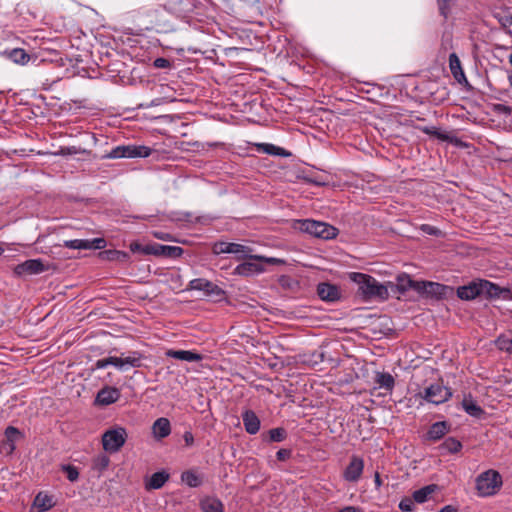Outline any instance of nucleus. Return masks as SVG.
Here are the masks:
<instances>
[{"mask_svg":"<svg viewBox=\"0 0 512 512\" xmlns=\"http://www.w3.org/2000/svg\"><path fill=\"white\" fill-rule=\"evenodd\" d=\"M212 251L216 255L233 254L234 258L237 261H242V260L265 261L266 263H269V265H278V264L284 263V261L279 258L253 254V251H254L253 248H251L250 246L240 244V243L218 241L213 244Z\"/></svg>","mask_w":512,"mask_h":512,"instance_id":"nucleus-1","label":"nucleus"},{"mask_svg":"<svg viewBox=\"0 0 512 512\" xmlns=\"http://www.w3.org/2000/svg\"><path fill=\"white\" fill-rule=\"evenodd\" d=\"M349 278L359 285V291L365 298H379L385 300L389 296L387 287L380 284L374 277L368 274L352 272L349 274Z\"/></svg>","mask_w":512,"mask_h":512,"instance_id":"nucleus-2","label":"nucleus"},{"mask_svg":"<svg viewBox=\"0 0 512 512\" xmlns=\"http://www.w3.org/2000/svg\"><path fill=\"white\" fill-rule=\"evenodd\" d=\"M475 484L478 495L488 497L495 495L500 490L503 481L498 471L489 469L477 476Z\"/></svg>","mask_w":512,"mask_h":512,"instance_id":"nucleus-3","label":"nucleus"},{"mask_svg":"<svg viewBox=\"0 0 512 512\" xmlns=\"http://www.w3.org/2000/svg\"><path fill=\"white\" fill-rule=\"evenodd\" d=\"M297 228L302 232L324 240L333 239L338 234V229L334 226L312 219L298 220Z\"/></svg>","mask_w":512,"mask_h":512,"instance_id":"nucleus-4","label":"nucleus"},{"mask_svg":"<svg viewBox=\"0 0 512 512\" xmlns=\"http://www.w3.org/2000/svg\"><path fill=\"white\" fill-rule=\"evenodd\" d=\"M187 290H197L203 292V296L214 301L220 302L226 299V292L214 282L205 278L192 279L186 288Z\"/></svg>","mask_w":512,"mask_h":512,"instance_id":"nucleus-5","label":"nucleus"},{"mask_svg":"<svg viewBox=\"0 0 512 512\" xmlns=\"http://www.w3.org/2000/svg\"><path fill=\"white\" fill-rule=\"evenodd\" d=\"M127 431L124 427L116 426L108 429L102 435L103 449L109 453L118 452L126 442Z\"/></svg>","mask_w":512,"mask_h":512,"instance_id":"nucleus-6","label":"nucleus"},{"mask_svg":"<svg viewBox=\"0 0 512 512\" xmlns=\"http://www.w3.org/2000/svg\"><path fill=\"white\" fill-rule=\"evenodd\" d=\"M418 396L426 402L439 405L448 401L452 397V391L449 387L435 383L424 388L423 391L418 393Z\"/></svg>","mask_w":512,"mask_h":512,"instance_id":"nucleus-7","label":"nucleus"},{"mask_svg":"<svg viewBox=\"0 0 512 512\" xmlns=\"http://www.w3.org/2000/svg\"><path fill=\"white\" fill-rule=\"evenodd\" d=\"M107 241L103 237L93 239H73L63 241L62 246L78 250H102L106 247Z\"/></svg>","mask_w":512,"mask_h":512,"instance_id":"nucleus-8","label":"nucleus"},{"mask_svg":"<svg viewBox=\"0 0 512 512\" xmlns=\"http://www.w3.org/2000/svg\"><path fill=\"white\" fill-rule=\"evenodd\" d=\"M449 286L431 281H419L416 284V292L427 297L442 299L446 297Z\"/></svg>","mask_w":512,"mask_h":512,"instance_id":"nucleus-9","label":"nucleus"},{"mask_svg":"<svg viewBox=\"0 0 512 512\" xmlns=\"http://www.w3.org/2000/svg\"><path fill=\"white\" fill-rule=\"evenodd\" d=\"M449 68L453 78L456 80L457 83L462 85L464 89L468 92L474 91V87L467 80L465 73L462 69L460 59L456 53H451L449 55Z\"/></svg>","mask_w":512,"mask_h":512,"instance_id":"nucleus-10","label":"nucleus"},{"mask_svg":"<svg viewBox=\"0 0 512 512\" xmlns=\"http://www.w3.org/2000/svg\"><path fill=\"white\" fill-rule=\"evenodd\" d=\"M267 264L265 261H256V260H247L240 264H238L234 270L233 275L250 277L254 275H259L265 272V266Z\"/></svg>","mask_w":512,"mask_h":512,"instance_id":"nucleus-11","label":"nucleus"},{"mask_svg":"<svg viewBox=\"0 0 512 512\" xmlns=\"http://www.w3.org/2000/svg\"><path fill=\"white\" fill-rule=\"evenodd\" d=\"M364 470V460L356 455L350 458V462L343 471V478L351 483L357 482Z\"/></svg>","mask_w":512,"mask_h":512,"instance_id":"nucleus-12","label":"nucleus"},{"mask_svg":"<svg viewBox=\"0 0 512 512\" xmlns=\"http://www.w3.org/2000/svg\"><path fill=\"white\" fill-rule=\"evenodd\" d=\"M13 271L17 276L34 275L44 272L45 265L41 259H29L16 265Z\"/></svg>","mask_w":512,"mask_h":512,"instance_id":"nucleus-13","label":"nucleus"},{"mask_svg":"<svg viewBox=\"0 0 512 512\" xmlns=\"http://www.w3.org/2000/svg\"><path fill=\"white\" fill-rule=\"evenodd\" d=\"M452 430V425L448 421H438L433 423L428 431L426 432L424 438L427 441L437 442L441 440L445 435L450 433Z\"/></svg>","mask_w":512,"mask_h":512,"instance_id":"nucleus-14","label":"nucleus"},{"mask_svg":"<svg viewBox=\"0 0 512 512\" xmlns=\"http://www.w3.org/2000/svg\"><path fill=\"white\" fill-rule=\"evenodd\" d=\"M121 392L118 388L112 386H104L96 395L95 403L101 406H108L120 399Z\"/></svg>","mask_w":512,"mask_h":512,"instance_id":"nucleus-15","label":"nucleus"},{"mask_svg":"<svg viewBox=\"0 0 512 512\" xmlns=\"http://www.w3.org/2000/svg\"><path fill=\"white\" fill-rule=\"evenodd\" d=\"M317 294L323 301L334 302L340 299L339 288L330 283H319L317 286Z\"/></svg>","mask_w":512,"mask_h":512,"instance_id":"nucleus-16","label":"nucleus"},{"mask_svg":"<svg viewBox=\"0 0 512 512\" xmlns=\"http://www.w3.org/2000/svg\"><path fill=\"white\" fill-rule=\"evenodd\" d=\"M105 159L137 158L136 145H119L103 156Z\"/></svg>","mask_w":512,"mask_h":512,"instance_id":"nucleus-17","label":"nucleus"},{"mask_svg":"<svg viewBox=\"0 0 512 512\" xmlns=\"http://www.w3.org/2000/svg\"><path fill=\"white\" fill-rule=\"evenodd\" d=\"M481 295V280L479 282H471L468 285L457 288V296L461 300H473Z\"/></svg>","mask_w":512,"mask_h":512,"instance_id":"nucleus-18","label":"nucleus"},{"mask_svg":"<svg viewBox=\"0 0 512 512\" xmlns=\"http://www.w3.org/2000/svg\"><path fill=\"white\" fill-rule=\"evenodd\" d=\"M165 355L169 358H174L186 362H198L203 359V355L190 350H174L169 349Z\"/></svg>","mask_w":512,"mask_h":512,"instance_id":"nucleus-19","label":"nucleus"},{"mask_svg":"<svg viewBox=\"0 0 512 512\" xmlns=\"http://www.w3.org/2000/svg\"><path fill=\"white\" fill-rule=\"evenodd\" d=\"M244 428L248 434L254 435L260 429V419L252 410H246L242 413Z\"/></svg>","mask_w":512,"mask_h":512,"instance_id":"nucleus-20","label":"nucleus"},{"mask_svg":"<svg viewBox=\"0 0 512 512\" xmlns=\"http://www.w3.org/2000/svg\"><path fill=\"white\" fill-rule=\"evenodd\" d=\"M0 54L15 64L20 65H25L30 60L29 54L22 48L5 49Z\"/></svg>","mask_w":512,"mask_h":512,"instance_id":"nucleus-21","label":"nucleus"},{"mask_svg":"<svg viewBox=\"0 0 512 512\" xmlns=\"http://www.w3.org/2000/svg\"><path fill=\"white\" fill-rule=\"evenodd\" d=\"M461 406L463 410L472 417L479 419L485 414L484 409L477 404L471 394L464 396Z\"/></svg>","mask_w":512,"mask_h":512,"instance_id":"nucleus-22","label":"nucleus"},{"mask_svg":"<svg viewBox=\"0 0 512 512\" xmlns=\"http://www.w3.org/2000/svg\"><path fill=\"white\" fill-rule=\"evenodd\" d=\"M184 250L179 246H169L155 243V256L176 259L182 256Z\"/></svg>","mask_w":512,"mask_h":512,"instance_id":"nucleus-23","label":"nucleus"},{"mask_svg":"<svg viewBox=\"0 0 512 512\" xmlns=\"http://www.w3.org/2000/svg\"><path fill=\"white\" fill-rule=\"evenodd\" d=\"M152 433L156 439H163L170 435L171 425L167 418H158L152 426Z\"/></svg>","mask_w":512,"mask_h":512,"instance_id":"nucleus-24","label":"nucleus"},{"mask_svg":"<svg viewBox=\"0 0 512 512\" xmlns=\"http://www.w3.org/2000/svg\"><path fill=\"white\" fill-rule=\"evenodd\" d=\"M98 256L104 261H115L121 263L128 262L130 259L129 253L115 249L103 250L99 252Z\"/></svg>","mask_w":512,"mask_h":512,"instance_id":"nucleus-25","label":"nucleus"},{"mask_svg":"<svg viewBox=\"0 0 512 512\" xmlns=\"http://www.w3.org/2000/svg\"><path fill=\"white\" fill-rule=\"evenodd\" d=\"M463 448L461 441L454 437H447L439 446L441 454H457Z\"/></svg>","mask_w":512,"mask_h":512,"instance_id":"nucleus-26","label":"nucleus"},{"mask_svg":"<svg viewBox=\"0 0 512 512\" xmlns=\"http://www.w3.org/2000/svg\"><path fill=\"white\" fill-rule=\"evenodd\" d=\"M109 365H113V366H115L116 368H118L121 371H125L126 370V367L124 365L123 357H115V356H110V357H107V358L98 359L94 363L92 369L93 370L103 369V368H106Z\"/></svg>","mask_w":512,"mask_h":512,"instance_id":"nucleus-27","label":"nucleus"},{"mask_svg":"<svg viewBox=\"0 0 512 512\" xmlns=\"http://www.w3.org/2000/svg\"><path fill=\"white\" fill-rule=\"evenodd\" d=\"M374 382L379 388H383L388 392H391L395 386V379L389 372L377 371L375 373Z\"/></svg>","mask_w":512,"mask_h":512,"instance_id":"nucleus-28","label":"nucleus"},{"mask_svg":"<svg viewBox=\"0 0 512 512\" xmlns=\"http://www.w3.org/2000/svg\"><path fill=\"white\" fill-rule=\"evenodd\" d=\"M181 481L190 488H197L203 484V476L198 474L196 470L189 469L182 472Z\"/></svg>","mask_w":512,"mask_h":512,"instance_id":"nucleus-29","label":"nucleus"},{"mask_svg":"<svg viewBox=\"0 0 512 512\" xmlns=\"http://www.w3.org/2000/svg\"><path fill=\"white\" fill-rule=\"evenodd\" d=\"M200 508L203 512H224L222 501L216 497H205L200 501Z\"/></svg>","mask_w":512,"mask_h":512,"instance_id":"nucleus-30","label":"nucleus"},{"mask_svg":"<svg viewBox=\"0 0 512 512\" xmlns=\"http://www.w3.org/2000/svg\"><path fill=\"white\" fill-rule=\"evenodd\" d=\"M55 502L53 497L43 492H39L34 499V506L38 508L39 512H45L54 507Z\"/></svg>","mask_w":512,"mask_h":512,"instance_id":"nucleus-31","label":"nucleus"},{"mask_svg":"<svg viewBox=\"0 0 512 512\" xmlns=\"http://www.w3.org/2000/svg\"><path fill=\"white\" fill-rule=\"evenodd\" d=\"M169 480V474L166 471H158L151 475L146 487L148 489H160Z\"/></svg>","mask_w":512,"mask_h":512,"instance_id":"nucleus-32","label":"nucleus"},{"mask_svg":"<svg viewBox=\"0 0 512 512\" xmlns=\"http://www.w3.org/2000/svg\"><path fill=\"white\" fill-rule=\"evenodd\" d=\"M257 149L258 151H262L266 154L274 156L288 157L291 155V153L288 152L286 149L270 143L257 144Z\"/></svg>","mask_w":512,"mask_h":512,"instance_id":"nucleus-33","label":"nucleus"},{"mask_svg":"<svg viewBox=\"0 0 512 512\" xmlns=\"http://www.w3.org/2000/svg\"><path fill=\"white\" fill-rule=\"evenodd\" d=\"M396 288L398 292L405 293L409 289H413L416 291V284L418 281H414L408 274L402 273L396 278Z\"/></svg>","mask_w":512,"mask_h":512,"instance_id":"nucleus-34","label":"nucleus"},{"mask_svg":"<svg viewBox=\"0 0 512 512\" xmlns=\"http://www.w3.org/2000/svg\"><path fill=\"white\" fill-rule=\"evenodd\" d=\"M437 485L430 484L427 486H424L416 491L413 492L412 497L413 500L417 503H424L428 500V497L436 491Z\"/></svg>","mask_w":512,"mask_h":512,"instance_id":"nucleus-35","label":"nucleus"},{"mask_svg":"<svg viewBox=\"0 0 512 512\" xmlns=\"http://www.w3.org/2000/svg\"><path fill=\"white\" fill-rule=\"evenodd\" d=\"M129 249L132 253L155 256V243L141 244L133 241L129 244Z\"/></svg>","mask_w":512,"mask_h":512,"instance_id":"nucleus-36","label":"nucleus"},{"mask_svg":"<svg viewBox=\"0 0 512 512\" xmlns=\"http://www.w3.org/2000/svg\"><path fill=\"white\" fill-rule=\"evenodd\" d=\"M502 292L503 290L494 283L481 280V295L486 294L490 298H498Z\"/></svg>","mask_w":512,"mask_h":512,"instance_id":"nucleus-37","label":"nucleus"},{"mask_svg":"<svg viewBox=\"0 0 512 512\" xmlns=\"http://www.w3.org/2000/svg\"><path fill=\"white\" fill-rule=\"evenodd\" d=\"M123 359H124V365L126 367V370L129 367L139 368L142 365L141 364L142 354L137 351L131 352L130 355H128L127 357H124Z\"/></svg>","mask_w":512,"mask_h":512,"instance_id":"nucleus-38","label":"nucleus"},{"mask_svg":"<svg viewBox=\"0 0 512 512\" xmlns=\"http://www.w3.org/2000/svg\"><path fill=\"white\" fill-rule=\"evenodd\" d=\"M287 437V431L282 427L270 429L268 431V438L270 442H282Z\"/></svg>","mask_w":512,"mask_h":512,"instance_id":"nucleus-39","label":"nucleus"},{"mask_svg":"<svg viewBox=\"0 0 512 512\" xmlns=\"http://www.w3.org/2000/svg\"><path fill=\"white\" fill-rule=\"evenodd\" d=\"M109 463H110L109 457L105 454H100L93 459L92 468L94 470L102 472L107 469V467L109 466Z\"/></svg>","mask_w":512,"mask_h":512,"instance_id":"nucleus-40","label":"nucleus"},{"mask_svg":"<svg viewBox=\"0 0 512 512\" xmlns=\"http://www.w3.org/2000/svg\"><path fill=\"white\" fill-rule=\"evenodd\" d=\"M419 130L424 134L435 136L437 139L440 140L446 141L449 139V137L446 134L439 132V130L434 126L419 127Z\"/></svg>","mask_w":512,"mask_h":512,"instance_id":"nucleus-41","label":"nucleus"},{"mask_svg":"<svg viewBox=\"0 0 512 512\" xmlns=\"http://www.w3.org/2000/svg\"><path fill=\"white\" fill-rule=\"evenodd\" d=\"M62 471H64L66 473L67 479L71 482H75L79 478V471H78L77 467H75L73 465H70V464L62 465Z\"/></svg>","mask_w":512,"mask_h":512,"instance_id":"nucleus-42","label":"nucleus"},{"mask_svg":"<svg viewBox=\"0 0 512 512\" xmlns=\"http://www.w3.org/2000/svg\"><path fill=\"white\" fill-rule=\"evenodd\" d=\"M413 498L405 497L399 503V509L403 512H411L415 509Z\"/></svg>","mask_w":512,"mask_h":512,"instance_id":"nucleus-43","label":"nucleus"},{"mask_svg":"<svg viewBox=\"0 0 512 512\" xmlns=\"http://www.w3.org/2000/svg\"><path fill=\"white\" fill-rule=\"evenodd\" d=\"M497 345L499 349L512 353V338L498 337Z\"/></svg>","mask_w":512,"mask_h":512,"instance_id":"nucleus-44","label":"nucleus"},{"mask_svg":"<svg viewBox=\"0 0 512 512\" xmlns=\"http://www.w3.org/2000/svg\"><path fill=\"white\" fill-rule=\"evenodd\" d=\"M450 1L451 0H437L439 12L444 18H447L448 14H449Z\"/></svg>","mask_w":512,"mask_h":512,"instance_id":"nucleus-45","label":"nucleus"},{"mask_svg":"<svg viewBox=\"0 0 512 512\" xmlns=\"http://www.w3.org/2000/svg\"><path fill=\"white\" fill-rule=\"evenodd\" d=\"M152 149L145 145H136L137 158H147L152 154Z\"/></svg>","mask_w":512,"mask_h":512,"instance_id":"nucleus-46","label":"nucleus"},{"mask_svg":"<svg viewBox=\"0 0 512 512\" xmlns=\"http://www.w3.org/2000/svg\"><path fill=\"white\" fill-rule=\"evenodd\" d=\"M153 66L159 69H166L171 67V62L167 58L159 57L154 60Z\"/></svg>","mask_w":512,"mask_h":512,"instance_id":"nucleus-47","label":"nucleus"},{"mask_svg":"<svg viewBox=\"0 0 512 512\" xmlns=\"http://www.w3.org/2000/svg\"><path fill=\"white\" fill-rule=\"evenodd\" d=\"M291 455H292V450L285 449V448L279 449L276 453V457L279 461H286L291 457Z\"/></svg>","mask_w":512,"mask_h":512,"instance_id":"nucleus-48","label":"nucleus"},{"mask_svg":"<svg viewBox=\"0 0 512 512\" xmlns=\"http://www.w3.org/2000/svg\"><path fill=\"white\" fill-rule=\"evenodd\" d=\"M20 434L19 430L16 427L8 426L5 430V435L8 440L13 441L14 436Z\"/></svg>","mask_w":512,"mask_h":512,"instance_id":"nucleus-49","label":"nucleus"},{"mask_svg":"<svg viewBox=\"0 0 512 512\" xmlns=\"http://www.w3.org/2000/svg\"><path fill=\"white\" fill-rule=\"evenodd\" d=\"M183 440L185 442V446H187V447H191L194 445V436L191 431L184 432Z\"/></svg>","mask_w":512,"mask_h":512,"instance_id":"nucleus-50","label":"nucleus"},{"mask_svg":"<svg viewBox=\"0 0 512 512\" xmlns=\"http://www.w3.org/2000/svg\"><path fill=\"white\" fill-rule=\"evenodd\" d=\"M61 154L62 155H73L80 152L79 148L75 146H69V147H62L61 148Z\"/></svg>","mask_w":512,"mask_h":512,"instance_id":"nucleus-51","label":"nucleus"},{"mask_svg":"<svg viewBox=\"0 0 512 512\" xmlns=\"http://www.w3.org/2000/svg\"><path fill=\"white\" fill-rule=\"evenodd\" d=\"M422 230L430 235H437L438 232L437 228L430 225H423Z\"/></svg>","mask_w":512,"mask_h":512,"instance_id":"nucleus-52","label":"nucleus"},{"mask_svg":"<svg viewBox=\"0 0 512 512\" xmlns=\"http://www.w3.org/2000/svg\"><path fill=\"white\" fill-rule=\"evenodd\" d=\"M339 512H362V510L355 506H346L342 508Z\"/></svg>","mask_w":512,"mask_h":512,"instance_id":"nucleus-53","label":"nucleus"},{"mask_svg":"<svg viewBox=\"0 0 512 512\" xmlns=\"http://www.w3.org/2000/svg\"><path fill=\"white\" fill-rule=\"evenodd\" d=\"M374 482H375L376 489H379L382 486V480H381L380 474L378 472H376L374 475Z\"/></svg>","mask_w":512,"mask_h":512,"instance_id":"nucleus-54","label":"nucleus"},{"mask_svg":"<svg viewBox=\"0 0 512 512\" xmlns=\"http://www.w3.org/2000/svg\"><path fill=\"white\" fill-rule=\"evenodd\" d=\"M439 512H458V510L452 505H446L443 508H441Z\"/></svg>","mask_w":512,"mask_h":512,"instance_id":"nucleus-55","label":"nucleus"},{"mask_svg":"<svg viewBox=\"0 0 512 512\" xmlns=\"http://www.w3.org/2000/svg\"><path fill=\"white\" fill-rule=\"evenodd\" d=\"M154 236L158 239H161V240H168L169 239V235L168 234H165L163 232H155L154 233Z\"/></svg>","mask_w":512,"mask_h":512,"instance_id":"nucleus-56","label":"nucleus"},{"mask_svg":"<svg viewBox=\"0 0 512 512\" xmlns=\"http://www.w3.org/2000/svg\"><path fill=\"white\" fill-rule=\"evenodd\" d=\"M512 24V17L511 16H507L503 19L502 21V25L503 26H510Z\"/></svg>","mask_w":512,"mask_h":512,"instance_id":"nucleus-57","label":"nucleus"},{"mask_svg":"<svg viewBox=\"0 0 512 512\" xmlns=\"http://www.w3.org/2000/svg\"><path fill=\"white\" fill-rule=\"evenodd\" d=\"M508 81L510 86L512 87V72H508Z\"/></svg>","mask_w":512,"mask_h":512,"instance_id":"nucleus-58","label":"nucleus"},{"mask_svg":"<svg viewBox=\"0 0 512 512\" xmlns=\"http://www.w3.org/2000/svg\"><path fill=\"white\" fill-rule=\"evenodd\" d=\"M309 182L314 183V184H316V185H322V184H323V183H321V182H318V181H316V180H312V179H309Z\"/></svg>","mask_w":512,"mask_h":512,"instance_id":"nucleus-59","label":"nucleus"},{"mask_svg":"<svg viewBox=\"0 0 512 512\" xmlns=\"http://www.w3.org/2000/svg\"><path fill=\"white\" fill-rule=\"evenodd\" d=\"M509 63L512 66V53L509 55Z\"/></svg>","mask_w":512,"mask_h":512,"instance_id":"nucleus-60","label":"nucleus"},{"mask_svg":"<svg viewBox=\"0 0 512 512\" xmlns=\"http://www.w3.org/2000/svg\"><path fill=\"white\" fill-rule=\"evenodd\" d=\"M4 252V249L2 247H0V256L3 254Z\"/></svg>","mask_w":512,"mask_h":512,"instance_id":"nucleus-61","label":"nucleus"}]
</instances>
